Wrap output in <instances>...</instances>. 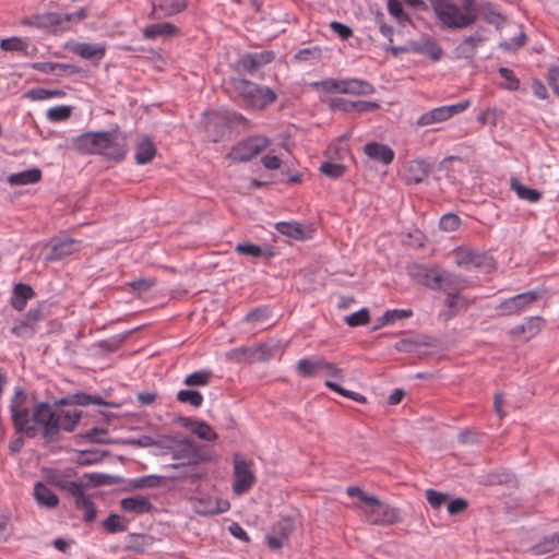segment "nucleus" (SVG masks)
Masks as SVG:
<instances>
[{
  "label": "nucleus",
  "mask_w": 559,
  "mask_h": 559,
  "mask_svg": "<svg viewBox=\"0 0 559 559\" xmlns=\"http://www.w3.org/2000/svg\"><path fill=\"white\" fill-rule=\"evenodd\" d=\"M187 7V0H157L154 10H160L164 15H174Z\"/></svg>",
  "instance_id": "obj_34"
},
{
  "label": "nucleus",
  "mask_w": 559,
  "mask_h": 559,
  "mask_svg": "<svg viewBox=\"0 0 559 559\" xmlns=\"http://www.w3.org/2000/svg\"><path fill=\"white\" fill-rule=\"evenodd\" d=\"M345 322L349 326L365 325L369 322V311L366 308H361L358 311L350 313L345 317Z\"/></svg>",
  "instance_id": "obj_50"
},
{
  "label": "nucleus",
  "mask_w": 559,
  "mask_h": 559,
  "mask_svg": "<svg viewBox=\"0 0 559 559\" xmlns=\"http://www.w3.org/2000/svg\"><path fill=\"white\" fill-rule=\"evenodd\" d=\"M325 385L331 389L332 391L347 397V399H350L355 402H358V403H365L366 402V397L358 393V392H354V391H349V390H346L344 388H342L340 384H337L336 382H333L331 380H326L325 381Z\"/></svg>",
  "instance_id": "obj_46"
},
{
  "label": "nucleus",
  "mask_w": 559,
  "mask_h": 559,
  "mask_svg": "<svg viewBox=\"0 0 559 559\" xmlns=\"http://www.w3.org/2000/svg\"><path fill=\"white\" fill-rule=\"evenodd\" d=\"M413 316V311L411 309H393L386 311L382 317L383 324H390L397 320L407 319Z\"/></svg>",
  "instance_id": "obj_51"
},
{
  "label": "nucleus",
  "mask_w": 559,
  "mask_h": 559,
  "mask_svg": "<svg viewBox=\"0 0 559 559\" xmlns=\"http://www.w3.org/2000/svg\"><path fill=\"white\" fill-rule=\"evenodd\" d=\"M233 492L237 496L248 492L255 483L253 462L239 453L233 455Z\"/></svg>",
  "instance_id": "obj_6"
},
{
  "label": "nucleus",
  "mask_w": 559,
  "mask_h": 559,
  "mask_svg": "<svg viewBox=\"0 0 559 559\" xmlns=\"http://www.w3.org/2000/svg\"><path fill=\"white\" fill-rule=\"evenodd\" d=\"M468 507V503L463 498H455L448 504V512L450 515H456L464 512Z\"/></svg>",
  "instance_id": "obj_63"
},
{
  "label": "nucleus",
  "mask_w": 559,
  "mask_h": 559,
  "mask_svg": "<svg viewBox=\"0 0 559 559\" xmlns=\"http://www.w3.org/2000/svg\"><path fill=\"white\" fill-rule=\"evenodd\" d=\"M364 153L371 159L377 160L383 165H389L394 159L393 150L382 143L369 142L364 146Z\"/></svg>",
  "instance_id": "obj_17"
},
{
  "label": "nucleus",
  "mask_w": 559,
  "mask_h": 559,
  "mask_svg": "<svg viewBox=\"0 0 559 559\" xmlns=\"http://www.w3.org/2000/svg\"><path fill=\"white\" fill-rule=\"evenodd\" d=\"M441 271L437 267L426 269L423 272L421 275V283L426 287L433 289V290H441V284H440V276Z\"/></svg>",
  "instance_id": "obj_39"
},
{
  "label": "nucleus",
  "mask_w": 559,
  "mask_h": 559,
  "mask_svg": "<svg viewBox=\"0 0 559 559\" xmlns=\"http://www.w3.org/2000/svg\"><path fill=\"white\" fill-rule=\"evenodd\" d=\"M469 100H462L451 105L436 107L423 112L416 120L418 128L431 127L450 120L452 117L462 114L469 107Z\"/></svg>",
  "instance_id": "obj_7"
},
{
  "label": "nucleus",
  "mask_w": 559,
  "mask_h": 559,
  "mask_svg": "<svg viewBox=\"0 0 559 559\" xmlns=\"http://www.w3.org/2000/svg\"><path fill=\"white\" fill-rule=\"evenodd\" d=\"M430 165L423 159H415L407 163L404 169V178L408 183H420L430 174Z\"/></svg>",
  "instance_id": "obj_16"
},
{
  "label": "nucleus",
  "mask_w": 559,
  "mask_h": 559,
  "mask_svg": "<svg viewBox=\"0 0 559 559\" xmlns=\"http://www.w3.org/2000/svg\"><path fill=\"white\" fill-rule=\"evenodd\" d=\"M177 28L169 22L150 24L143 28V37L146 39H156L158 37H170L175 35Z\"/></svg>",
  "instance_id": "obj_26"
},
{
  "label": "nucleus",
  "mask_w": 559,
  "mask_h": 559,
  "mask_svg": "<svg viewBox=\"0 0 559 559\" xmlns=\"http://www.w3.org/2000/svg\"><path fill=\"white\" fill-rule=\"evenodd\" d=\"M177 401L182 404H189L194 408L202 406L204 397L201 392L193 389L180 390L177 393Z\"/></svg>",
  "instance_id": "obj_33"
},
{
  "label": "nucleus",
  "mask_w": 559,
  "mask_h": 559,
  "mask_svg": "<svg viewBox=\"0 0 559 559\" xmlns=\"http://www.w3.org/2000/svg\"><path fill=\"white\" fill-rule=\"evenodd\" d=\"M374 87L371 83L360 79H342L341 93L350 95H371Z\"/></svg>",
  "instance_id": "obj_19"
},
{
  "label": "nucleus",
  "mask_w": 559,
  "mask_h": 559,
  "mask_svg": "<svg viewBox=\"0 0 559 559\" xmlns=\"http://www.w3.org/2000/svg\"><path fill=\"white\" fill-rule=\"evenodd\" d=\"M320 170L326 177L332 178V179H337L344 175L345 167L337 163L324 162L320 166Z\"/></svg>",
  "instance_id": "obj_48"
},
{
  "label": "nucleus",
  "mask_w": 559,
  "mask_h": 559,
  "mask_svg": "<svg viewBox=\"0 0 559 559\" xmlns=\"http://www.w3.org/2000/svg\"><path fill=\"white\" fill-rule=\"evenodd\" d=\"M525 39V33L521 31L516 36H514L510 40L501 43L500 48H502L506 51H515L524 45Z\"/></svg>",
  "instance_id": "obj_58"
},
{
  "label": "nucleus",
  "mask_w": 559,
  "mask_h": 559,
  "mask_svg": "<svg viewBox=\"0 0 559 559\" xmlns=\"http://www.w3.org/2000/svg\"><path fill=\"white\" fill-rule=\"evenodd\" d=\"M276 229L281 234L297 240H302L306 238L304 226L296 222H280L276 224Z\"/></svg>",
  "instance_id": "obj_32"
},
{
  "label": "nucleus",
  "mask_w": 559,
  "mask_h": 559,
  "mask_svg": "<svg viewBox=\"0 0 559 559\" xmlns=\"http://www.w3.org/2000/svg\"><path fill=\"white\" fill-rule=\"evenodd\" d=\"M546 79L554 94L559 99V66H550L547 71Z\"/></svg>",
  "instance_id": "obj_57"
},
{
  "label": "nucleus",
  "mask_w": 559,
  "mask_h": 559,
  "mask_svg": "<svg viewBox=\"0 0 559 559\" xmlns=\"http://www.w3.org/2000/svg\"><path fill=\"white\" fill-rule=\"evenodd\" d=\"M483 41V38L479 33H475L466 37L463 43L460 45V49L463 53L467 56H472L474 53L475 48Z\"/></svg>",
  "instance_id": "obj_53"
},
{
  "label": "nucleus",
  "mask_w": 559,
  "mask_h": 559,
  "mask_svg": "<svg viewBox=\"0 0 559 559\" xmlns=\"http://www.w3.org/2000/svg\"><path fill=\"white\" fill-rule=\"evenodd\" d=\"M160 483V477L156 475H146L130 480V486L134 489L154 488Z\"/></svg>",
  "instance_id": "obj_47"
},
{
  "label": "nucleus",
  "mask_w": 559,
  "mask_h": 559,
  "mask_svg": "<svg viewBox=\"0 0 559 559\" xmlns=\"http://www.w3.org/2000/svg\"><path fill=\"white\" fill-rule=\"evenodd\" d=\"M275 59L272 50H262L257 52L245 53L238 61V66L252 74L257 69L271 63Z\"/></svg>",
  "instance_id": "obj_14"
},
{
  "label": "nucleus",
  "mask_w": 559,
  "mask_h": 559,
  "mask_svg": "<svg viewBox=\"0 0 559 559\" xmlns=\"http://www.w3.org/2000/svg\"><path fill=\"white\" fill-rule=\"evenodd\" d=\"M171 456L176 461H181L177 466H183L186 477L193 479H200L204 476L203 472H197L194 465L199 462L207 460L206 454L194 440L190 438H183L175 443L171 448Z\"/></svg>",
  "instance_id": "obj_5"
},
{
  "label": "nucleus",
  "mask_w": 559,
  "mask_h": 559,
  "mask_svg": "<svg viewBox=\"0 0 559 559\" xmlns=\"http://www.w3.org/2000/svg\"><path fill=\"white\" fill-rule=\"evenodd\" d=\"M539 297L538 292L530 290L504 299L497 307L503 316H512L527 309L531 305L537 301Z\"/></svg>",
  "instance_id": "obj_12"
},
{
  "label": "nucleus",
  "mask_w": 559,
  "mask_h": 559,
  "mask_svg": "<svg viewBox=\"0 0 559 559\" xmlns=\"http://www.w3.org/2000/svg\"><path fill=\"white\" fill-rule=\"evenodd\" d=\"M39 320V310L31 309L26 314V320L15 325L12 332L17 336H23L26 333H32V324Z\"/></svg>",
  "instance_id": "obj_38"
},
{
  "label": "nucleus",
  "mask_w": 559,
  "mask_h": 559,
  "mask_svg": "<svg viewBox=\"0 0 559 559\" xmlns=\"http://www.w3.org/2000/svg\"><path fill=\"white\" fill-rule=\"evenodd\" d=\"M500 76L504 80L502 87L508 91H518L520 88V80L516 78L514 72L504 67L498 69Z\"/></svg>",
  "instance_id": "obj_43"
},
{
  "label": "nucleus",
  "mask_w": 559,
  "mask_h": 559,
  "mask_svg": "<svg viewBox=\"0 0 559 559\" xmlns=\"http://www.w3.org/2000/svg\"><path fill=\"white\" fill-rule=\"evenodd\" d=\"M34 497L36 502L46 508H56L59 503V499L56 493L45 484L38 481L34 487Z\"/></svg>",
  "instance_id": "obj_25"
},
{
  "label": "nucleus",
  "mask_w": 559,
  "mask_h": 559,
  "mask_svg": "<svg viewBox=\"0 0 559 559\" xmlns=\"http://www.w3.org/2000/svg\"><path fill=\"white\" fill-rule=\"evenodd\" d=\"M293 530H294V522L289 519H284V520L278 521L273 527V532L286 540H287L288 536L290 535V533L293 532Z\"/></svg>",
  "instance_id": "obj_59"
},
{
  "label": "nucleus",
  "mask_w": 559,
  "mask_h": 559,
  "mask_svg": "<svg viewBox=\"0 0 559 559\" xmlns=\"http://www.w3.org/2000/svg\"><path fill=\"white\" fill-rule=\"evenodd\" d=\"M270 318H271L270 308L266 306H262V307H257V308L252 309L251 311H249L245 317V321L254 323V324H260V323H264Z\"/></svg>",
  "instance_id": "obj_41"
},
{
  "label": "nucleus",
  "mask_w": 559,
  "mask_h": 559,
  "mask_svg": "<svg viewBox=\"0 0 559 559\" xmlns=\"http://www.w3.org/2000/svg\"><path fill=\"white\" fill-rule=\"evenodd\" d=\"M41 171L38 168H31L20 173L11 174L7 181L11 186L33 185L40 180Z\"/></svg>",
  "instance_id": "obj_28"
},
{
  "label": "nucleus",
  "mask_w": 559,
  "mask_h": 559,
  "mask_svg": "<svg viewBox=\"0 0 559 559\" xmlns=\"http://www.w3.org/2000/svg\"><path fill=\"white\" fill-rule=\"evenodd\" d=\"M461 1L460 5L454 0H431L433 12L443 27L463 29L477 21L476 0Z\"/></svg>",
  "instance_id": "obj_3"
},
{
  "label": "nucleus",
  "mask_w": 559,
  "mask_h": 559,
  "mask_svg": "<svg viewBox=\"0 0 559 559\" xmlns=\"http://www.w3.org/2000/svg\"><path fill=\"white\" fill-rule=\"evenodd\" d=\"M33 297L34 290L29 285L16 284L13 288L11 305L15 310L22 311L26 307L27 300Z\"/></svg>",
  "instance_id": "obj_27"
},
{
  "label": "nucleus",
  "mask_w": 559,
  "mask_h": 559,
  "mask_svg": "<svg viewBox=\"0 0 559 559\" xmlns=\"http://www.w3.org/2000/svg\"><path fill=\"white\" fill-rule=\"evenodd\" d=\"M365 503L367 508L364 513L367 521L371 524L391 525L396 523L400 519L399 511L395 508L381 502L374 496H372V498H365Z\"/></svg>",
  "instance_id": "obj_9"
},
{
  "label": "nucleus",
  "mask_w": 559,
  "mask_h": 559,
  "mask_svg": "<svg viewBox=\"0 0 559 559\" xmlns=\"http://www.w3.org/2000/svg\"><path fill=\"white\" fill-rule=\"evenodd\" d=\"M79 250H80L79 241L71 239V238H66V239L58 241L57 243H55L52 246L50 253L46 257V260L47 261L60 260V259H63L70 254L79 251Z\"/></svg>",
  "instance_id": "obj_20"
},
{
  "label": "nucleus",
  "mask_w": 559,
  "mask_h": 559,
  "mask_svg": "<svg viewBox=\"0 0 559 559\" xmlns=\"http://www.w3.org/2000/svg\"><path fill=\"white\" fill-rule=\"evenodd\" d=\"M26 395L16 391L11 403V414L17 433L35 438L39 430L46 440H53L60 431V415L47 402L36 404L31 411L26 405Z\"/></svg>",
  "instance_id": "obj_1"
},
{
  "label": "nucleus",
  "mask_w": 559,
  "mask_h": 559,
  "mask_svg": "<svg viewBox=\"0 0 559 559\" xmlns=\"http://www.w3.org/2000/svg\"><path fill=\"white\" fill-rule=\"evenodd\" d=\"M82 154H97L106 159L121 160L127 155V142L119 130L85 132L71 140Z\"/></svg>",
  "instance_id": "obj_2"
},
{
  "label": "nucleus",
  "mask_w": 559,
  "mask_h": 559,
  "mask_svg": "<svg viewBox=\"0 0 559 559\" xmlns=\"http://www.w3.org/2000/svg\"><path fill=\"white\" fill-rule=\"evenodd\" d=\"M86 438L94 443H107L108 432L104 428L95 427L86 432Z\"/></svg>",
  "instance_id": "obj_61"
},
{
  "label": "nucleus",
  "mask_w": 559,
  "mask_h": 559,
  "mask_svg": "<svg viewBox=\"0 0 559 559\" xmlns=\"http://www.w3.org/2000/svg\"><path fill=\"white\" fill-rule=\"evenodd\" d=\"M408 49L409 52L426 55L435 61L440 60L442 56V49L429 38L424 41H409Z\"/></svg>",
  "instance_id": "obj_24"
},
{
  "label": "nucleus",
  "mask_w": 559,
  "mask_h": 559,
  "mask_svg": "<svg viewBox=\"0 0 559 559\" xmlns=\"http://www.w3.org/2000/svg\"><path fill=\"white\" fill-rule=\"evenodd\" d=\"M60 415V429L64 431H73L78 425L82 412L78 409L63 411Z\"/></svg>",
  "instance_id": "obj_37"
},
{
  "label": "nucleus",
  "mask_w": 559,
  "mask_h": 559,
  "mask_svg": "<svg viewBox=\"0 0 559 559\" xmlns=\"http://www.w3.org/2000/svg\"><path fill=\"white\" fill-rule=\"evenodd\" d=\"M558 547H559V532L555 533L550 537L546 538L536 548H537L538 554H545V552L554 551Z\"/></svg>",
  "instance_id": "obj_60"
},
{
  "label": "nucleus",
  "mask_w": 559,
  "mask_h": 559,
  "mask_svg": "<svg viewBox=\"0 0 559 559\" xmlns=\"http://www.w3.org/2000/svg\"><path fill=\"white\" fill-rule=\"evenodd\" d=\"M342 79H326L314 82L313 86L329 94L341 93Z\"/></svg>",
  "instance_id": "obj_52"
},
{
  "label": "nucleus",
  "mask_w": 559,
  "mask_h": 559,
  "mask_svg": "<svg viewBox=\"0 0 559 559\" xmlns=\"http://www.w3.org/2000/svg\"><path fill=\"white\" fill-rule=\"evenodd\" d=\"M426 499L433 509H439L448 499V495L435 489H427Z\"/></svg>",
  "instance_id": "obj_56"
},
{
  "label": "nucleus",
  "mask_w": 559,
  "mask_h": 559,
  "mask_svg": "<svg viewBox=\"0 0 559 559\" xmlns=\"http://www.w3.org/2000/svg\"><path fill=\"white\" fill-rule=\"evenodd\" d=\"M156 155V148L153 141L148 136H144L136 144L135 162L139 165L148 164Z\"/></svg>",
  "instance_id": "obj_29"
},
{
  "label": "nucleus",
  "mask_w": 559,
  "mask_h": 559,
  "mask_svg": "<svg viewBox=\"0 0 559 559\" xmlns=\"http://www.w3.org/2000/svg\"><path fill=\"white\" fill-rule=\"evenodd\" d=\"M63 13L49 12L33 19H26L23 21V24L36 27L52 26L61 31H68L69 26L67 25V21L63 20Z\"/></svg>",
  "instance_id": "obj_15"
},
{
  "label": "nucleus",
  "mask_w": 559,
  "mask_h": 559,
  "mask_svg": "<svg viewBox=\"0 0 559 559\" xmlns=\"http://www.w3.org/2000/svg\"><path fill=\"white\" fill-rule=\"evenodd\" d=\"M120 507L123 511L135 514L150 513L153 509L151 501L142 496L123 498Z\"/></svg>",
  "instance_id": "obj_23"
},
{
  "label": "nucleus",
  "mask_w": 559,
  "mask_h": 559,
  "mask_svg": "<svg viewBox=\"0 0 559 559\" xmlns=\"http://www.w3.org/2000/svg\"><path fill=\"white\" fill-rule=\"evenodd\" d=\"M64 489L74 498L75 507L83 511V520L87 523L96 518V508L88 496L85 495L84 485L80 481H69Z\"/></svg>",
  "instance_id": "obj_10"
},
{
  "label": "nucleus",
  "mask_w": 559,
  "mask_h": 559,
  "mask_svg": "<svg viewBox=\"0 0 559 559\" xmlns=\"http://www.w3.org/2000/svg\"><path fill=\"white\" fill-rule=\"evenodd\" d=\"M128 522L118 514H110L103 523L104 528L111 534L127 531Z\"/></svg>",
  "instance_id": "obj_40"
},
{
  "label": "nucleus",
  "mask_w": 559,
  "mask_h": 559,
  "mask_svg": "<svg viewBox=\"0 0 559 559\" xmlns=\"http://www.w3.org/2000/svg\"><path fill=\"white\" fill-rule=\"evenodd\" d=\"M543 319L540 317L526 318L521 324L511 329L513 335H523L525 340H530L540 332Z\"/></svg>",
  "instance_id": "obj_21"
},
{
  "label": "nucleus",
  "mask_w": 559,
  "mask_h": 559,
  "mask_svg": "<svg viewBox=\"0 0 559 559\" xmlns=\"http://www.w3.org/2000/svg\"><path fill=\"white\" fill-rule=\"evenodd\" d=\"M73 405L88 406V405H103V399L98 395H92L84 392L72 394Z\"/></svg>",
  "instance_id": "obj_45"
},
{
  "label": "nucleus",
  "mask_w": 559,
  "mask_h": 559,
  "mask_svg": "<svg viewBox=\"0 0 559 559\" xmlns=\"http://www.w3.org/2000/svg\"><path fill=\"white\" fill-rule=\"evenodd\" d=\"M322 358H302L297 364V371L300 376L306 378L316 377L320 372V369H322Z\"/></svg>",
  "instance_id": "obj_31"
},
{
  "label": "nucleus",
  "mask_w": 559,
  "mask_h": 559,
  "mask_svg": "<svg viewBox=\"0 0 559 559\" xmlns=\"http://www.w3.org/2000/svg\"><path fill=\"white\" fill-rule=\"evenodd\" d=\"M440 280L441 290L456 289L464 282L460 275L443 270L441 271Z\"/></svg>",
  "instance_id": "obj_42"
},
{
  "label": "nucleus",
  "mask_w": 559,
  "mask_h": 559,
  "mask_svg": "<svg viewBox=\"0 0 559 559\" xmlns=\"http://www.w3.org/2000/svg\"><path fill=\"white\" fill-rule=\"evenodd\" d=\"M230 504L227 500L218 499L215 497H201L193 503L195 513L200 515H216L228 511Z\"/></svg>",
  "instance_id": "obj_13"
},
{
  "label": "nucleus",
  "mask_w": 559,
  "mask_h": 559,
  "mask_svg": "<svg viewBox=\"0 0 559 559\" xmlns=\"http://www.w3.org/2000/svg\"><path fill=\"white\" fill-rule=\"evenodd\" d=\"M27 47L26 40L16 36L4 38L0 43L1 50L8 52H21L23 55H27Z\"/></svg>",
  "instance_id": "obj_36"
},
{
  "label": "nucleus",
  "mask_w": 559,
  "mask_h": 559,
  "mask_svg": "<svg viewBox=\"0 0 559 559\" xmlns=\"http://www.w3.org/2000/svg\"><path fill=\"white\" fill-rule=\"evenodd\" d=\"M271 144V140L262 135H253L237 143L227 154L235 163L249 162Z\"/></svg>",
  "instance_id": "obj_8"
},
{
  "label": "nucleus",
  "mask_w": 559,
  "mask_h": 559,
  "mask_svg": "<svg viewBox=\"0 0 559 559\" xmlns=\"http://www.w3.org/2000/svg\"><path fill=\"white\" fill-rule=\"evenodd\" d=\"M71 111L70 106H55L47 110L46 117L51 122H60L67 120L71 116Z\"/></svg>",
  "instance_id": "obj_44"
},
{
  "label": "nucleus",
  "mask_w": 559,
  "mask_h": 559,
  "mask_svg": "<svg viewBox=\"0 0 559 559\" xmlns=\"http://www.w3.org/2000/svg\"><path fill=\"white\" fill-rule=\"evenodd\" d=\"M510 187L521 200L536 203L542 198L538 190L523 186L516 178H511Z\"/></svg>",
  "instance_id": "obj_30"
},
{
  "label": "nucleus",
  "mask_w": 559,
  "mask_h": 559,
  "mask_svg": "<svg viewBox=\"0 0 559 559\" xmlns=\"http://www.w3.org/2000/svg\"><path fill=\"white\" fill-rule=\"evenodd\" d=\"M388 11L389 13L399 21H407L408 17L403 11V7L399 0H389L388 1Z\"/></svg>",
  "instance_id": "obj_62"
},
{
  "label": "nucleus",
  "mask_w": 559,
  "mask_h": 559,
  "mask_svg": "<svg viewBox=\"0 0 559 559\" xmlns=\"http://www.w3.org/2000/svg\"><path fill=\"white\" fill-rule=\"evenodd\" d=\"M228 84L234 96L246 108L262 110L277 98L276 93L271 87L259 85L246 79L231 78Z\"/></svg>",
  "instance_id": "obj_4"
},
{
  "label": "nucleus",
  "mask_w": 559,
  "mask_h": 559,
  "mask_svg": "<svg viewBox=\"0 0 559 559\" xmlns=\"http://www.w3.org/2000/svg\"><path fill=\"white\" fill-rule=\"evenodd\" d=\"M453 257L455 264L467 271L484 267L490 263V258L486 253L467 247L455 249Z\"/></svg>",
  "instance_id": "obj_11"
},
{
  "label": "nucleus",
  "mask_w": 559,
  "mask_h": 559,
  "mask_svg": "<svg viewBox=\"0 0 559 559\" xmlns=\"http://www.w3.org/2000/svg\"><path fill=\"white\" fill-rule=\"evenodd\" d=\"M183 426L190 429L201 440L212 442L217 439V433L203 420L185 418Z\"/></svg>",
  "instance_id": "obj_22"
},
{
  "label": "nucleus",
  "mask_w": 559,
  "mask_h": 559,
  "mask_svg": "<svg viewBox=\"0 0 559 559\" xmlns=\"http://www.w3.org/2000/svg\"><path fill=\"white\" fill-rule=\"evenodd\" d=\"M71 51L86 60H100L105 56L106 48L100 44L74 43L71 46Z\"/></svg>",
  "instance_id": "obj_18"
},
{
  "label": "nucleus",
  "mask_w": 559,
  "mask_h": 559,
  "mask_svg": "<svg viewBox=\"0 0 559 559\" xmlns=\"http://www.w3.org/2000/svg\"><path fill=\"white\" fill-rule=\"evenodd\" d=\"M235 251L241 255H248L251 258H259L262 255V248L253 243H238L235 247Z\"/></svg>",
  "instance_id": "obj_55"
},
{
  "label": "nucleus",
  "mask_w": 559,
  "mask_h": 559,
  "mask_svg": "<svg viewBox=\"0 0 559 559\" xmlns=\"http://www.w3.org/2000/svg\"><path fill=\"white\" fill-rule=\"evenodd\" d=\"M330 28L337 34L342 39H347L353 35V31L347 25L333 21L330 24Z\"/></svg>",
  "instance_id": "obj_64"
},
{
  "label": "nucleus",
  "mask_w": 559,
  "mask_h": 559,
  "mask_svg": "<svg viewBox=\"0 0 559 559\" xmlns=\"http://www.w3.org/2000/svg\"><path fill=\"white\" fill-rule=\"evenodd\" d=\"M483 17L487 23L497 27H499L503 21L502 15L489 3L483 7Z\"/></svg>",
  "instance_id": "obj_54"
},
{
  "label": "nucleus",
  "mask_w": 559,
  "mask_h": 559,
  "mask_svg": "<svg viewBox=\"0 0 559 559\" xmlns=\"http://www.w3.org/2000/svg\"><path fill=\"white\" fill-rule=\"evenodd\" d=\"M212 378V371L207 369H201L198 371H194L190 374H188L183 383L187 386L194 388V386H205L210 383Z\"/></svg>",
  "instance_id": "obj_35"
},
{
  "label": "nucleus",
  "mask_w": 559,
  "mask_h": 559,
  "mask_svg": "<svg viewBox=\"0 0 559 559\" xmlns=\"http://www.w3.org/2000/svg\"><path fill=\"white\" fill-rule=\"evenodd\" d=\"M461 224L460 217L454 213H447L441 216L439 226L441 230L451 233L455 231Z\"/></svg>",
  "instance_id": "obj_49"
}]
</instances>
